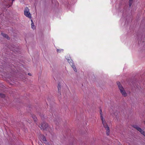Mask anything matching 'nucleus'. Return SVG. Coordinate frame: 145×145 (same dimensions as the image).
Returning a JSON list of instances; mask_svg holds the SVG:
<instances>
[{
  "mask_svg": "<svg viewBox=\"0 0 145 145\" xmlns=\"http://www.w3.org/2000/svg\"><path fill=\"white\" fill-rule=\"evenodd\" d=\"M117 84L122 95L124 97L126 96H127V94L125 92L124 88L122 86V85L121 84L120 82H117Z\"/></svg>",
  "mask_w": 145,
  "mask_h": 145,
  "instance_id": "f257e3e1",
  "label": "nucleus"
},
{
  "mask_svg": "<svg viewBox=\"0 0 145 145\" xmlns=\"http://www.w3.org/2000/svg\"><path fill=\"white\" fill-rule=\"evenodd\" d=\"M24 15L29 18H31V16L29 12V10L27 7H26L24 10Z\"/></svg>",
  "mask_w": 145,
  "mask_h": 145,
  "instance_id": "f03ea898",
  "label": "nucleus"
},
{
  "mask_svg": "<svg viewBox=\"0 0 145 145\" xmlns=\"http://www.w3.org/2000/svg\"><path fill=\"white\" fill-rule=\"evenodd\" d=\"M40 127L42 130H46L48 127V125L46 123L43 122L41 123L40 125Z\"/></svg>",
  "mask_w": 145,
  "mask_h": 145,
  "instance_id": "7ed1b4c3",
  "label": "nucleus"
},
{
  "mask_svg": "<svg viewBox=\"0 0 145 145\" xmlns=\"http://www.w3.org/2000/svg\"><path fill=\"white\" fill-rule=\"evenodd\" d=\"M101 119L102 121V123L104 127L108 126L102 116H101Z\"/></svg>",
  "mask_w": 145,
  "mask_h": 145,
  "instance_id": "20e7f679",
  "label": "nucleus"
},
{
  "mask_svg": "<svg viewBox=\"0 0 145 145\" xmlns=\"http://www.w3.org/2000/svg\"><path fill=\"white\" fill-rule=\"evenodd\" d=\"M133 127L134 128L137 129L138 131H139L140 133L141 132V131L142 130V129L139 127L138 126L135 125L133 126Z\"/></svg>",
  "mask_w": 145,
  "mask_h": 145,
  "instance_id": "39448f33",
  "label": "nucleus"
},
{
  "mask_svg": "<svg viewBox=\"0 0 145 145\" xmlns=\"http://www.w3.org/2000/svg\"><path fill=\"white\" fill-rule=\"evenodd\" d=\"M106 130V135H109L110 134V129L108 126L105 127Z\"/></svg>",
  "mask_w": 145,
  "mask_h": 145,
  "instance_id": "423d86ee",
  "label": "nucleus"
},
{
  "mask_svg": "<svg viewBox=\"0 0 145 145\" xmlns=\"http://www.w3.org/2000/svg\"><path fill=\"white\" fill-rule=\"evenodd\" d=\"M1 34L2 36H3L5 38L8 40H9L10 39V38L8 37V36L6 34L4 33H1Z\"/></svg>",
  "mask_w": 145,
  "mask_h": 145,
  "instance_id": "0eeeda50",
  "label": "nucleus"
},
{
  "mask_svg": "<svg viewBox=\"0 0 145 145\" xmlns=\"http://www.w3.org/2000/svg\"><path fill=\"white\" fill-rule=\"evenodd\" d=\"M57 88L58 90V94L60 95L61 85L60 83H59L58 84Z\"/></svg>",
  "mask_w": 145,
  "mask_h": 145,
  "instance_id": "6e6552de",
  "label": "nucleus"
},
{
  "mask_svg": "<svg viewBox=\"0 0 145 145\" xmlns=\"http://www.w3.org/2000/svg\"><path fill=\"white\" fill-rule=\"evenodd\" d=\"M31 116L33 118V119L35 121H37V118L36 117V116L35 115L33 114H31Z\"/></svg>",
  "mask_w": 145,
  "mask_h": 145,
  "instance_id": "1a4fd4ad",
  "label": "nucleus"
},
{
  "mask_svg": "<svg viewBox=\"0 0 145 145\" xmlns=\"http://www.w3.org/2000/svg\"><path fill=\"white\" fill-rule=\"evenodd\" d=\"M113 112L111 113V115L112 116H116L117 115V113L116 111L115 110L114 112V110H113Z\"/></svg>",
  "mask_w": 145,
  "mask_h": 145,
  "instance_id": "9d476101",
  "label": "nucleus"
},
{
  "mask_svg": "<svg viewBox=\"0 0 145 145\" xmlns=\"http://www.w3.org/2000/svg\"><path fill=\"white\" fill-rule=\"evenodd\" d=\"M133 2V0H129V6L131 7V5Z\"/></svg>",
  "mask_w": 145,
  "mask_h": 145,
  "instance_id": "9b49d317",
  "label": "nucleus"
},
{
  "mask_svg": "<svg viewBox=\"0 0 145 145\" xmlns=\"http://www.w3.org/2000/svg\"><path fill=\"white\" fill-rule=\"evenodd\" d=\"M72 68H73V69L74 70L75 72H76L77 71V70L76 67H75V66L74 65H72Z\"/></svg>",
  "mask_w": 145,
  "mask_h": 145,
  "instance_id": "f8f14e48",
  "label": "nucleus"
},
{
  "mask_svg": "<svg viewBox=\"0 0 145 145\" xmlns=\"http://www.w3.org/2000/svg\"><path fill=\"white\" fill-rule=\"evenodd\" d=\"M0 96L2 97V98H4L5 97V95L3 94V93H0Z\"/></svg>",
  "mask_w": 145,
  "mask_h": 145,
  "instance_id": "ddd939ff",
  "label": "nucleus"
},
{
  "mask_svg": "<svg viewBox=\"0 0 145 145\" xmlns=\"http://www.w3.org/2000/svg\"><path fill=\"white\" fill-rule=\"evenodd\" d=\"M140 133L145 137V132L143 130H142Z\"/></svg>",
  "mask_w": 145,
  "mask_h": 145,
  "instance_id": "4468645a",
  "label": "nucleus"
},
{
  "mask_svg": "<svg viewBox=\"0 0 145 145\" xmlns=\"http://www.w3.org/2000/svg\"><path fill=\"white\" fill-rule=\"evenodd\" d=\"M63 50L62 49H57V52H60L61 51Z\"/></svg>",
  "mask_w": 145,
  "mask_h": 145,
  "instance_id": "2eb2a0df",
  "label": "nucleus"
},
{
  "mask_svg": "<svg viewBox=\"0 0 145 145\" xmlns=\"http://www.w3.org/2000/svg\"><path fill=\"white\" fill-rule=\"evenodd\" d=\"M54 123L56 125H57L58 124L59 122H58L57 120H55Z\"/></svg>",
  "mask_w": 145,
  "mask_h": 145,
  "instance_id": "dca6fc26",
  "label": "nucleus"
},
{
  "mask_svg": "<svg viewBox=\"0 0 145 145\" xmlns=\"http://www.w3.org/2000/svg\"><path fill=\"white\" fill-rule=\"evenodd\" d=\"M34 24L33 23V22H32V23L31 24V27L32 28H33V27L34 26Z\"/></svg>",
  "mask_w": 145,
  "mask_h": 145,
  "instance_id": "f3484780",
  "label": "nucleus"
},
{
  "mask_svg": "<svg viewBox=\"0 0 145 145\" xmlns=\"http://www.w3.org/2000/svg\"><path fill=\"white\" fill-rule=\"evenodd\" d=\"M102 110H100V114H101V116H102Z\"/></svg>",
  "mask_w": 145,
  "mask_h": 145,
  "instance_id": "a211bd4d",
  "label": "nucleus"
},
{
  "mask_svg": "<svg viewBox=\"0 0 145 145\" xmlns=\"http://www.w3.org/2000/svg\"><path fill=\"white\" fill-rule=\"evenodd\" d=\"M28 75H29V76H31V74L30 73H28Z\"/></svg>",
  "mask_w": 145,
  "mask_h": 145,
  "instance_id": "6ab92c4d",
  "label": "nucleus"
},
{
  "mask_svg": "<svg viewBox=\"0 0 145 145\" xmlns=\"http://www.w3.org/2000/svg\"><path fill=\"white\" fill-rule=\"evenodd\" d=\"M31 22H32H32H33V20H31Z\"/></svg>",
  "mask_w": 145,
  "mask_h": 145,
  "instance_id": "aec40b11",
  "label": "nucleus"
},
{
  "mask_svg": "<svg viewBox=\"0 0 145 145\" xmlns=\"http://www.w3.org/2000/svg\"><path fill=\"white\" fill-rule=\"evenodd\" d=\"M12 0V1H14V0Z\"/></svg>",
  "mask_w": 145,
  "mask_h": 145,
  "instance_id": "412c9836",
  "label": "nucleus"
},
{
  "mask_svg": "<svg viewBox=\"0 0 145 145\" xmlns=\"http://www.w3.org/2000/svg\"><path fill=\"white\" fill-rule=\"evenodd\" d=\"M144 124H145V121L144 122Z\"/></svg>",
  "mask_w": 145,
  "mask_h": 145,
  "instance_id": "4be33fe9",
  "label": "nucleus"
}]
</instances>
